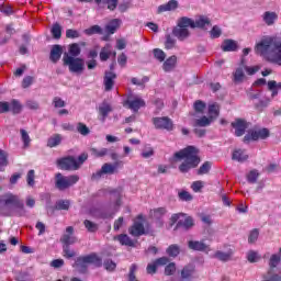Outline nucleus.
<instances>
[{"mask_svg": "<svg viewBox=\"0 0 281 281\" xmlns=\"http://www.w3.org/2000/svg\"><path fill=\"white\" fill-rule=\"evenodd\" d=\"M258 177H260V173L258 172V170L254 169L250 172H248L246 179L248 183H257Z\"/></svg>", "mask_w": 281, "mask_h": 281, "instance_id": "obj_46", "label": "nucleus"}, {"mask_svg": "<svg viewBox=\"0 0 281 281\" xmlns=\"http://www.w3.org/2000/svg\"><path fill=\"white\" fill-rule=\"evenodd\" d=\"M177 65V56L169 57L162 65L164 71H172Z\"/></svg>", "mask_w": 281, "mask_h": 281, "instance_id": "obj_34", "label": "nucleus"}, {"mask_svg": "<svg viewBox=\"0 0 281 281\" xmlns=\"http://www.w3.org/2000/svg\"><path fill=\"white\" fill-rule=\"evenodd\" d=\"M0 216H27L25 202L13 193H7L0 198Z\"/></svg>", "mask_w": 281, "mask_h": 281, "instance_id": "obj_2", "label": "nucleus"}, {"mask_svg": "<svg viewBox=\"0 0 281 281\" xmlns=\"http://www.w3.org/2000/svg\"><path fill=\"white\" fill-rule=\"evenodd\" d=\"M188 247L193 251H204L205 254H209L210 251V246H207L204 240H190L188 243Z\"/></svg>", "mask_w": 281, "mask_h": 281, "instance_id": "obj_19", "label": "nucleus"}, {"mask_svg": "<svg viewBox=\"0 0 281 281\" xmlns=\"http://www.w3.org/2000/svg\"><path fill=\"white\" fill-rule=\"evenodd\" d=\"M205 182L198 180L191 184V189L193 190V192H200L201 190H203Z\"/></svg>", "mask_w": 281, "mask_h": 281, "instance_id": "obj_64", "label": "nucleus"}, {"mask_svg": "<svg viewBox=\"0 0 281 281\" xmlns=\"http://www.w3.org/2000/svg\"><path fill=\"white\" fill-rule=\"evenodd\" d=\"M177 273V263L170 262L165 267V276H175Z\"/></svg>", "mask_w": 281, "mask_h": 281, "instance_id": "obj_51", "label": "nucleus"}, {"mask_svg": "<svg viewBox=\"0 0 281 281\" xmlns=\"http://www.w3.org/2000/svg\"><path fill=\"white\" fill-rule=\"evenodd\" d=\"M267 137H269V130L267 128L250 131L244 136V142H258V139H267Z\"/></svg>", "mask_w": 281, "mask_h": 281, "instance_id": "obj_7", "label": "nucleus"}, {"mask_svg": "<svg viewBox=\"0 0 281 281\" xmlns=\"http://www.w3.org/2000/svg\"><path fill=\"white\" fill-rule=\"evenodd\" d=\"M90 153L92 155V157H106V155H109V149L108 148H91Z\"/></svg>", "mask_w": 281, "mask_h": 281, "instance_id": "obj_42", "label": "nucleus"}, {"mask_svg": "<svg viewBox=\"0 0 281 281\" xmlns=\"http://www.w3.org/2000/svg\"><path fill=\"white\" fill-rule=\"evenodd\" d=\"M7 166H8V153H5L4 150H0V172H3Z\"/></svg>", "mask_w": 281, "mask_h": 281, "instance_id": "obj_43", "label": "nucleus"}, {"mask_svg": "<svg viewBox=\"0 0 281 281\" xmlns=\"http://www.w3.org/2000/svg\"><path fill=\"white\" fill-rule=\"evenodd\" d=\"M232 256H234V250L232 249L226 252H223L221 250L215 252V258H217V260H221L222 262H227L232 260Z\"/></svg>", "mask_w": 281, "mask_h": 281, "instance_id": "obj_33", "label": "nucleus"}, {"mask_svg": "<svg viewBox=\"0 0 281 281\" xmlns=\"http://www.w3.org/2000/svg\"><path fill=\"white\" fill-rule=\"evenodd\" d=\"M63 251H64V258H75L76 257V251L71 250V248H69V245H64Z\"/></svg>", "mask_w": 281, "mask_h": 281, "instance_id": "obj_61", "label": "nucleus"}, {"mask_svg": "<svg viewBox=\"0 0 281 281\" xmlns=\"http://www.w3.org/2000/svg\"><path fill=\"white\" fill-rule=\"evenodd\" d=\"M258 236H260V232L258 231V228L252 229L248 236V243L250 245H254V243L258 240Z\"/></svg>", "mask_w": 281, "mask_h": 281, "instance_id": "obj_56", "label": "nucleus"}, {"mask_svg": "<svg viewBox=\"0 0 281 281\" xmlns=\"http://www.w3.org/2000/svg\"><path fill=\"white\" fill-rule=\"evenodd\" d=\"M63 60L64 65H66L72 74H80V71L85 69V59L82 58L71 57V55L65 53Z\"/></svg>", "mask_w": 281, "mask_h": 281, "instance_id": "obj_5", "label": "nucleus"}, {"mask_svg": "<svg viewBox=\"0 0 281 281\" xmlns=\"http://www.w3.org/2000/svg\"><path fill=\"white\" fill-rule=\"evenodd\" d=\"M233 82L236 85H240V82H245V66H239L233 72Z\"/></svg>", "mask_w": 281, "mask_h": 281, "instance_id": "obj_24", "label": "nucleus"}, {"mask_svg": "<svg viewBox=\"0 0 281 281\" xmlns=\"http://www.w3.org/2000/svg\"><path fill=\"white\" fill-rule=\"evenodd\" d=\"M256 54H259L268 60L281 67V37H266L255 47Z\"/></svg>", "mask_w": 281, "mask_h": 281, "instance_id": "obj_1", "label": "nucleus"}, {"mask_svg": "<svg viewBox=\"0 0 281 281\" xmlns=\"http://www.w3.org/2000/svg\"><path fill=\"white\" fill-rule=\"evenodd\" d=\"M63 142V136L60 134H55L47 139L48 148H56V146H60Z\"/></svg>", "mask_w": 281, "mask_h": 281, "instance_id": "obj_32", "label": "nucleus"}, {"mask_svg": "<svg viewBox=\"0 0 281 281\" xmlns=\"http://www.w3.org/2000/svg\"><path fill=\"white\" fill-rule=\"evenodd\" d=\"M83 32L88 36H93V34H102V27H100V25H93L90 29H86Z\"/></svg>", "mask_w": 281, "mask_h": 281, "instance_id": "obj_48", "label": "nucleus"}, {"mask_svg": "<svg viewBox=\"0 0 281 281\" xmlns=\"http://www.w3.org/2000/svg\"><path fill=\"white\" fill-rule=\"evenodd\" d=\"M261 281H281V276L274 273L273 270L270 269L266 274H262Z\"/></svg>", "mask_w": 281, "mask_h": 281, "instance_id": "obj_36", "label": "nucleus"}, {"mask_svg": "<svg viewBox=\"0 0 281 281\" xmlns=\"http://www.w3.org/2000/svg\"><path fill=\"white\" fill-rule=\"evenodd\" d=\"M172 34L176 36V38H178V41H186V38L190 37V30L183 29L177 24V26L172 30Z\"/></svg>", "mask_w": 281, "mask_h": 281, "instance_id": "obj_20", "label": "nucleus"}, {"mask_svg": "<svg viewBox=\"0 0 281 281\" xmlns=\"http://www.w3.org/2000/svg\"><path fill=\"white\" fill-rule=\"evenodd\" d=\"M233 128H235L236 137H243L245 132L247 131V121L243 119H236L235 122L232 123Z\"/></svg>", "mask_w": 281, "mask_h": 281, "instance_id": "obj_13", "label": "nucleus"}, {"mask_svg": "<svg viewBox=\"0 0 281 281\" xmlns=\"http://www.w3.org/2000/svg\"><path fill=\"white\" fill-rule=\"evenodd\" d=\"M81 257H83V260L88 266L93 265V267H102V258H100L94 252Z\"/></svg>", "mask_w": 281, "mask_h": 281, "instance_id": "obj_21", "label": "nucleus"}, {"mask_svg": "<svg viewBox=\"0 0 281 281\" xmlns=\"http://www.w3.org/2000/svg\"><path fill=\"white\" fill-rule=\"evenodd\" d=\"M21 133V139L24 144V148H27V146H30V142H32V139L30 138V134H27V131L25 130H20Z\"/></svg>", "mask_w": 281, "mask_h": 281, "instance_id": "obj_54", "label": "nucleus"}, {"mask_svg": "<svg viewBox=\"0 0 281 281\" xmlns=\"http://www.w3.org/2000/svg\"><path fill=\"white\" fill-rule=\"evenodd\" d=\"M194 27H198V30H207V27H212V20L207 15H199L194 20Z\"/></svg>", "mask_w": 281, "mask_h": 281, "instance_id": "obj_17", "label": "nucleus"}, {"mask_svg": "<svg viewBox=\"0 0 281 281\" xmlns=\"http://www.w3.org/2000/svg\"><path fill=\"white\" fill-rule=\"evenodd\" d=\"M112 54L113 53L111 52V44L105 45L100 52V60H102V63H105L108 58H111Z\"/></svg>", "mask_w": 281, "mask_h": 281, "instance_id": "obj_37", "label": "nucleus"}, {"mask_svg": "<svg viewBox=\"0 0 281 281\" xmlns=\"http://www.w3.org/2000/svg\"><path fill=\"white\" fill-rule=\"evenodd\" d=\"M50 32H52L53 38L58 40L60 38V36H63V27L58 23L53 25Z\"/></svg>", "mask_w": 281, "mask_h": 281, "instance_id": "obj_44", "label": "nucleus"}, {"mask_svg": "<svg viewBox=\"0 0 281 281\" xmlns=\"http://www.w3.org/2000/svg\"><path fill=\"white\" fill-rule=\"evenodd\" d=\"M178 26L188 30V27H191V30H194V20L188 18V16H182L178 20Z\"/></svg>", "mask_w": 281, "mask_h": 281, "instance_id": "obj_30", "label": "nucleus"}, {"mask_svg": "<svg viewBox=\"0 0 281 281\" xmlns=\"http://www.w3.org/2000/svg\"><path fill=\"white\" fill-rule=\"evenodd\" d=\"M195 274H196V268L194 267V265H187L180 271V278L183 281L194 280Z\"/></svg>", "mask_w": 281, "mask_h": 281, "instance_id": "obj_12", "label": "nucleus"}, {"mask_svg": "<svg viewBox=\"0 0 281 281\" xmlns=\"http://www.w3.org/2000/svg\"><path fill=\"white\" fill-rule=\"evenodd\" d=\"M0 12H2L4 16H11V14H14V9H12L11 5L0 4Z\"/></svg>", "mask_w": 281, "mask_h": 281, "instance_id": "obj_57", "label": "nucleus"}, {"mask_svg": "<svg viewBox=\"0 0 281 281\" xmlns=\"http://www.w3.org/2000/svg\"><path fill=\"white\" fill-rule=\"evenodd\" d=\"M114 240H117L120 245L125 247H135V241L126 234L115 236Z\"/></svg>", "mask_w": 281, "mask_h": 281, "instance_id": "obj_23", "label": "nucleus"}, {"mask_svg": "<svg viewBox=\"0 0 281 281\" xmlns=\"http://www.w3.org/2000/svg\"><path fill=\"white\" fill-rule=\"evenodd\" d=\"M60 243L63 245H76L78 243V238L74 236V226L66 227V232L60 237Z\"/></svg>", "mask_w": 281, "mask_h": 281, "instance_id": "obj_11", "label": "nucleus"}, {"mask_svg": "<svg viewBox=\"0 0 281 281\" xmlns=\"http://www.w3.org/2000/svg\"><path fill=\"white\" fill-rule=\"evenodd\" d=\"M120 25H122V20L120 19L111 20L105 26V32H108V34H115Z\"/></svg>", "mask_w": 281, "mask_h": 281, "instance_id": "obj_29", "label": "nucleus"}, {"mask_svg": "<svg viewBox=\"0 0 281 281\" xmlns=\"http://www.w3.org/2000/svg\"><path fill=\"white\" fill-rule=\"evenodd\" d=\"M119 164L115 162L114 165L111 164H104L101 169L103 175H115V171L117 170Z\"/></svg>", "mask_w": 281, "mask_h": 281, "instance_id": "obj_38", "label": "nucleus"}, {"mask_svg": "<svg viewBox=\"0 0 281 281\" xmlns=\"http://www.w3.org/2000/svg\"><path fill=\"white\" fill-rule=\"evenodd\" d=\"M232 159L243 162L247 161V159H249V156L245 153V149H236L233 151Z\"/></svg>", "mask_w": 281, "mask_h": 281, "instance_id": "obj_31", "label": "nucleus"}, {"mask_svg": "<svg viewBox=\"0 0 281 281\" xmlns=\"http://www.w3.org/2000/svg\"><path fill=\"white\" fill-rule=\"evenodd\" d=\"M57 166L60 170H78L75 157H65L57 160Z\"/></svg>", "mask_w": 281, "mask_h": 281, "instance_id": "obj_10", "label": "nucleus"}, {"mask_svg": "<svg viewBox=\"0 0 281 281\" xmlns=\"http://www.w3.org/2000/svg\"><path fill=\"white\" fill-rule=\"evenodd\" d=\"M124 106H128L131 111L134 113H137L142 106H146V102H144V99L139 97H128L127 100L124 102Z\"/></svg>", "mask_w": 281, "mask_h": 281, "instance_id": "obj_9", "label": "nucleus"}, {"mask_svg": "<svg viewBox=\"0 0 281 281\" xmlns=\"http://www.w3.org/2000/svg\"><path fill=\"white\" fill-rule=\"evenodd\" d=\"M115 78H117V75H115V72L113 71H109L105 72L104 76V87H105V91H111V89H113V86L115 85Z\"/></svg>", "mask_w": 281, "mask_h": 281, "instance_id": "obj_22", "label": "nucleus"}, {"mask_svg": "<svg viewBox=\"0 0 281 281\" xmlns=\"http://www.w3.org/2000/svg\"><path fill=\"white\" fill-rule=\"evenodd\" d=\"M111 199L114 200V203H112L110 207L113 210V214H115L122 205V190L116 189L111 191Z\"/></svg>", "mask_w": 281, "mask_h": 281, "instance_id": "obj_16", "label": "nucleus"}, {"mask_svg": "<svg viewBox=\"0 0 281 281\" xmlns=\"http://www.w3.org/2000/svg\"><path fill=\"white\" fill-rule=\"evenodd\" d=\"M83 225H85L86 229L90 233H94L98 229V224H95L89 220H86L83 222Z\"/></svg>", "mask_w": 281, "mask_h": 281, "instance_id": "obj_59", "label": "nucleus"}, {"mask_svg": "<svg viewBox=\"0 0 281 281\" xmlns=\"http://www.w3.org/2000/svg\"><path fill=\"white\" fill-rule=\"evenodd\" d=\"M222 34H223V30L218 25H214L210 31L211 38H221Z\"/></svg>", "mask_w": 281, "mask_h": 281, "instance_id": "obj_50", "label": "nucleus"}, {"mask_svg": "<svg viewBox=\"0 0 281 281\" xmlns=\"http://www.w3.org/2000/svg\"><path fill=\"white\" fill-rule=\"evenodd\" d=\"M136 272H137V265L133 263L130 267V272L127 274V280L128 281H139V280H137V277L135 276Z\"/></svg>", "mask_w": 281, "mask_h": 281, "instance_id": "obj_53", "label": "nucleus"}, {"mask_svg": "<svg viewBox=\"0 0 281 281\" xmlns=\"http://www.w3.org/2000/svg\"><path fill=\"white\" fill-rule=\"evenodd\" d=\"M281 261V256L278 254H274L270 257V261H269V267L270 269H276V267H278V265H280Z\"/></svg>", "mask_w": 281, "mask_h": 281, "instance_id": "obj_49", "label": "nucleus"}, {"mask_svg": "<svg viewBox=\"0 0 281 281\" xmlns=\"http://www.w3.org/2000/svg\"><path fill=\"white\" fill-rule=\"evenodd\" d=\"M173 158L176 161H184L179 166L180 172H190L192 168H196L201 164V158H199V149L194 146H188L177 153H175Z\"/></svg>", "mask_w": 281, "mask_h": 281, "instance_id": "obj_3", "label": "nucleus"}, {"mask_svg": "<svg viewBox=\"0 0 281 281\" xmlns=\"http://www.w3.org/2000/svg\"><path fill=\"white\" fill-rule=\"evenodd\" d=\"M80 181V177L77 175L65 177L63 173H56L55 186L58 190H67L71 186H76V182Z\"/></svg>", "mask_w": 281, "mask_h": 281, "instance_id": "obj_4", "label": "nucleus"}, {"mask_svg": "<svg viewBox=\"0 0 281 281\" xmlns=\"http://www.w3.org/2000/svg\"><path fill=\"white\" fill-rule=\"evenodd\" d=\"M220 113L221 109L218 108V104L214 103L209 105V117L212 119L213 122L218 117Z\"/></svg>", "mask_w": 281, "mask_h": 281, "instance_id": "obj_35", "label": "nucleus"}, {"mask_svg": "<svg viewBox=\"0 0 281 281\" xmlns=\"http://www.w3.org/2000/svg\"><path fill=\"white\" fill-rule=\"evenodd\" d=\"M154 57L156 60H159V63H164V60H166V53L159 48H156L154 49Z\"/></svg>", "mask_w": 281, "mask_h": 281, "instance_id": "obj_62", "label": "nucleus"}, {"mask_svg": "<svg viewBox=\"0 0 281 281\" xmlns=\"http://www.w3.org/2000/svg\"><path fill=\"white\" fill-rule=\"evenodd\" d=\"M179 8V1L177 0H169L165 4H160L157 8V14H164V12H175Z\"/></svg>", "mask_w": 281, "mask_h": 281, "instance_id": "obj_18", "label": "nucleus"}, {"mask_svg": "<svg viewBox=\"0 0 281 281\" xmlns=\"http://www.w3.org/2000/svg\"><path fill=\"white\" fill-rule=\"evenodd\" d=\"M112 112H113V106H111V103H109L108 101H103L98 106V113L102 122H105L106 117H109V113H112Z\"/></svg>", "mask_w": 281, "mask_h": 281, "instance_id": "obj_15", "label": "nucleus"}, {"mask_svg": "<svg viewBox=\"0 0 281 281\" xmlns=\"http://www.w3.org/2000/svg\"><path fill=\"white\" fill-rule=\"evenodd\" d=\"M181 248L177 244L170 245L166 250V254L169 255L170 258H177V256H179Z\"/></svg>", "mask_w": 281, "mask_h": 281, "instance_id": "obj_39", "label": "nucleus"}, {"mask_svg": "<svg viewBox=\"0 0 281 281\" xmlns=\"http://www.w3.org/2000/svg\"><path fill=\"white\" fill-rule=\"evenodd\" d=\"M167 212L168 211L166 210V207H158L150 211V215L153 216V218L159 220L162 216H166Z\"/></svg>", "mask_w": 281, "mask_h": 281, "instance_id": "obj_41", "label": "nucleus"}, {"mask_svg": "<svg viewBox=\"0 0 281 281\" xmlns=\"http://www.w3.org/2000/svg\"><path fill=\"white\" fill-rule=\"evenodd\" d=\"M128 234L138 238V236H144L146 234V228L144 227V222L136 221L134 224L128 228Z\"/></svg>", "mask_w": 281, "mask_h": 281, "instance_id": "obj_14", "label": "nucleus"}, {"mask_svg": "<svg viewBox=\"0 0 281 281\" xmlns=\"http://www.w3.org/2000/svg\"><path fill=\"white\" fill-rule=\"evenodd\" d=\"M177 45V40L172 37L170 34L166 35V42H165V47L166 49H172Z\"/></svg>", "mask_w": 281, "mask_h": 281, "instance_id": "obj_55", "label": "nucleus"}, {"mask_svg": "<svg viewBox=\"0 0 281 281\" xmlns=\"http://www.w3.org/2000/svg\"><path fill=\"white\" fill-rule=\"evenodd\" d=\"M10 111H12V113H21V103L16 100L11 101L10 105H9Z\"/></svg>", "mask_w": 281, "mask_h": 281, "instance_id": "obj_58", "label": "nucleus"}, {"mask_svg": "<svg viewBox=\"0 0 281 281\" xmlns=\"http://www.w3.org/2000/svg\"><path fill=\"white\" fill-rule=\"evenodd\" d=\"M183 216H186L183 213H176L171 215L170 221L172 225L178 221L177 227H183V229H191V227H194V220L191 216L181 220Z\"/></svg>", "mask_w": 281, "mask_h": 281, "instance_id": "obj_6", "label": "nucleus"}, {"mask_svg": "<svg viewBox=\"0 0 281 281\" xmlns=\"http://www.w3.org/2000/svg\"><path fill=\"white\" fill-rule=\"evenodd\" d=\"M214 121L210 119V116H202L201 119L195 120L194 126H200L201 128H205V126H210Z\"/></svg>", "mask_w": 281, "mask_h": 281, "instance_id": "obj_40", "label": "nucleus"}, {"mask_svg": "<svg viewBox=\"0 0 281 281\" xmlns=\"http://www.w3.org/2000/svg\"><path fill=\"white\" fill-rule=\"evenodd\" d=\"M247 260L248 262H258V260H260V255H258V251L256 250H249L247 252Z\"/></svg>", "mask_w": 281, "mask_h": 281, "instance_id": "obj_52", "label": "nucleus"}, {"mask_svg": "<svg viewBox=\"0 0 281 281\" xmlns=\"http://www.w3.org/2000/svg\"><path fill=\"white\" fill-rule=\"evenodd\" d=\"M104 269L108 271H114L117 268V263H115L113 260L108 259L103 262Z\"/></svg>", "mask_w": 281, "mask_h": 281, "instance_id": "obj_63", "label": "nucleus"}, {"mask_svg": "<svg viewBox=\"0 0 281 281\" xmlns=\"http://www.w3.org/2000/svg\"><path fill=\"white\" fill-rule=\"evenodd\" d=\"M60 56H63V46L54 45L50 49V60L52 63H58L60 60Z\"/></svg>", "mask_w": 281, "mask_h": 281, "instance_id": "obj_26", "label": "nucleus"}, {"mask_svg": "<svg viewBox=\"0 0 281 281\" xmlns=\"http://www.w3.org/2000/svg\"><path fill=\"white\" fill-rule=\"evenodd\" d=\"M77 133L82 135L83 137H87L89 133H91V130L85 124V123H78L77 124Z\"/></svg>", "mask_w": 281, "mask_h": 281, "instance_id": "obj_47", "label": "nucleus"}, {"mask_svg": "<svg viewBox=\"0 0 281 281\" xmlns=\"http://www.w3.org/2000/svg\"><path fill=\"white\" fill-rule=\"evenodd\" d=\"M153 124L155 128H160L161 131H172L173 128L172 120L168 116L154 117Z\"/></svg>", "mask_w": 281, "mask_h": 281, "instance_id": "obj_8", "label": "nucleus"}, {"mask_svg": "<svg viewBox=\"0 0 281 281\" xmlns=\"http://www.w3.org/2000/svg\"><path fill=\"white\" fill-rule=\"evenodd\" d=\"M262 21L266 25H273L278 21V13L273 11H266L262 14Z\"/></svg>", "mask_w": 281, "mask_h": 281, "instance_id": "obj_25", "label": "nucleus"}, {"mask_svg": "<svg viewBox=\"0 0 281 281\" xmlns=\"http://www.w3.org/2000/svg\"><path fill=\"white\" fill-rule=\"evenodd\" d=\"M74 267L79 273H87V269H89V265L86 263L82 256L76 259Z\"/></svg>", "mask_w": 281, "mask_h": 281, "instance_id": "obj_28", "label": "nucleus"}, {"mask_svg": "<svg viewBox=\"0 0 281 281\" xmlns=\"http://www.w3.org/2000/svg\"><path fill=\"white\" fill-rule=\"evenodd\" d=\"M221 48L222 52H236L238 49V43L234 40H224Z\"/></svg>", "mask_w": 281, "mask_h": 281, "instance_id": "obj_27", "label": "nucleus"}, {"mask_svg": "<svg viewBox=\"0 0 281 281\" xmlns=\"http://www.w3.org/2000/svg\"><path fill=\"white\" fill-rule=\"evenodd\" d=\"M69 54L72 58L80 56V46L78 44H71L69 47Z\"/></svg>", "mask_w": 281, "mask_h": 281, "instance_id": "obj_60", "label": "nucleus"}, {"mask_svg": "<svg viewBox=\"0 0 281 281\" xmlns=\"http://www.w3.org/2000/svg\"><path fill=\"white\" fill-rule=\"evenodd\" d=\"M71 203L69 200H58L55 204V210H69Z\"/></svg>", "mask_w": 281, "mask_h": 281, "instance_id": "obj_45", "label": "nucleus"}]
</instances>
